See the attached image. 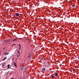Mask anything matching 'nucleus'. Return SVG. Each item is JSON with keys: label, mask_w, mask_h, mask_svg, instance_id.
Returning <instances> with one entry per match:
<instances>
[{"label": "nucleus", "mask_w": 79, "mask_h": 79, "mask_svg": "<svg viewBox=\"0 0 79 79\" xmlns=\"http://www.w3.org/2000/svg\"><path fill=\"white\" fill-rule=\"evenodd\" d=\"M9 52H4V55H8L9 54Z\"/></svg>", "instance_id": "obj_1"}, {"label": "nucleus", "mask_w": 79, "mask_h": 79, "mask_svg": "<svg viewBox=\"0 0 79 79\" xmlns=\"http://www.w3.org/2000/svg\"><path fill=\"white\" fill-rule=\"evenodd\" d=\"M45 68H44L43 69H41L42 71H45Z\"/></svg>", "instance_id": "obj_2"}, {"label": "nucleus", "mask_w": 79, "mask_h": 79, "mask_svg": "<svg viewBox=\"0 0 79 79\" xmlns=\"http://www.w3.org/2000/svg\"><path fill=\"white\" fill-rule=\"evenodd\" d=\"M14 65L15 66V67H17V65H16V63H15V62L14 63Z\"/></svg>", "instance_id": "obj_3"}, {"label": "nucleus", "mask_w": 79, "mask_h": 79, "mask_svg": "<svg viewBox=\"0 0 79 79\" xmlns=\"http://www.w3.org/2000/svg\"><path fill=\"white\" fill-rule=\"evenodd\" d=\"M16 16H19V14L18 13H16Z\"/></svg>", "instance_id": "obj_4"}, {"label": "nucleus", "mask_w": 79, "mask_h": 79, "mask_svg": "<svg viewBox=\"0 0 79 79\" xmlns=\"http://www.w3.org/2000/svg\"><path fill=\"white\" fill-rule=\"evenodd\" d=\"M54 75L55 76H58V73H55Z\"/></svg>", "instance_id": "obj_5"}, {"label": "nucleus", "mask_w": 79, "mask_h": 79, "mask_svg": "<svg viewBox=\"0 0 79 79\" xmlns=\"http://www.w3.org/2000/svg\"><path fill=\"white\" fill-rule=\"evenodd\" d=\"M42 59V60L43 61H45V59L43 57L41 58Z\"/></svg>", "instance_id": "obj_6"}, {"label": "nucleus", "mask_w": 79, "mask_h": 79, "mask_svg": "<svg viewBox=\"0 0 79 79\" xmlns=\"http://www.w3.org/2000/svg\"><path fill=\"white\" fill-rule=\"evenodd\" d=\"M21 70H22V71H23V70H24V67H21Z\"/></svg>", "instance_id": "obj_7"}, {"label": "nucleus", "mask_w": 79, "mask_h": 79, "mask_svg": "<svg viewBox=\"0 0 79 79\" xmlns=\"http://www.w3.org/2000/svg\"><path fill=\"white\" fill-rule=\"evenodd\" d=\"M6 58H7V57H6L4 58V59L3 61H5V60H6Z\"/></svg>", "instance_id": "obj_8"}, {"label": "nucleus", "mask_w": 79, "mask_h": 79, "mask_svg": "<svg viewBox=\"0 0 79 79\" xmlns=\"http://www.w3.org/2000/svg\"><path fill=\"white\" fill-rule=\"evenodd\" d=\"M51 76H52V78H54V76L53 75H52Z\"/></svg>", "instance_id": "obj_9"}, {"label": "nucleus", "mask_w": 79, "mask_h": 79, "mask_svg": "<svg viewBox=\"0 0 79 79\" xmlns=\"http://www.w3.org/2000/svg\"><path fill=\"white\" fill-rule=\"evenodd\" d=\"M17 52L19 54H21V53L20 52H19V50L17 51Z\"/></svg>", "instance_id": "obj_10"}, {"label": "nucleus", "mask_w": 79, "mask_h": 79, "mask_svg": "<svg viewBox=\"0 0 79 79\" xmlns=\"http://www.w3.org/2000/svg\"><path fill=\"white\" fill-rule=\"evenodd\" d=\"M10 40H6V41H5V42H8V41H10Z\"/></svg>", "instance_id": "obj_11"}, {"label": "nucleus", "mask_w": 79, "mask_h": 79, "mask_svg": "<svg viewBox=\"0 0 79 79\" xmlns=\"http://www.w3.org/2000/svg\"><path fill=\"white\" fill-rule=\"evenodd\" d=\"M75 6V5H73L72 6V7H73V8Z\"/></svg>", "instance_id": "obj_12"}, {"label": "nucleus", "mask_w": 79, "mask_h": 79, "mask_svg": "<svg viewBox=\"0 0 79 79\" xmlns=\"http://www.w3.org/2000/svg\"><path fill=\"white\" fill-rule=\"evenodd\" d=\"M17 40V39H15L14 40H13V41H15V40Z\"/></svg>", "instance_id": "obj_13"}, {"label": "nucleus", "mask_w": 79, "mask_h": 79, "mask_svg": "<svg viewBox=\"0 0 79 79\" xmlns=\"http://www.w3.org/2000/svg\"><path fill=\"white\" fill-rule=\"evenodd\" d=\"M10 64H8V65H7V66H8V67H10Z\"/></svg>", "instance_id": "obj_14"}, {"label": "nucleus", "mask_w": 79, "mask_h": 79, "mask_svg": "<svg viewBox=\"0 0 79 79\" xmlns=\"http://www.w3.org/2000/svg\"><path fill=\"white\" fill-rule=\"evenodd\" d=\"M73 72H74V71H75V69H73Z\"/></svg>", "instance_id": "obj_15"}, {"label": "nucleus", "mask_w": 79, "mask_h": 79, "mask_svg": "<svg viewBox=\"0 0 79 79\" xmlns=\"http://www.w3.org/2000/svg\"><path fill=\"white\" fill-rule=\"evenodd\" d=\"M19 47H21V45H20V44H19Z\"/></svg>", "instance_id": "obj_16"}, {"label": "nucleus", "mask_w": 79, "mask_h": 79, "mask_svg": "<svg viewBox=\"0 0 79 79\" xmlns=\"http://www.w3.org/2000/svg\"><path fill=\"white\" fill-rule=\"evenodd\" d=\"M19 55H19V56H18V55H16L17 57H18V56H19Z\"/></svg>", "instance_id": "obj_17"}, {"label": "nucleus", "mask_w": 79, "mask_h": 79, "mask_svg": "<svg viewBox=\"0 0 79 79\" xmlns=\"http://www.w3.org/2000/svg\"><path fill=\"white\" fill-rule=\"evenodd\" d=\"M21 47H20V48L19 49V50H21Z\"/></svg>", "instance_id": "obj_18"}, {"label": "nucleus", "mask_w": 79, "mask_h": 79, "mask_svg": "<svg viewBox=\"0 0 79 79\" xmlns=\"http://www.w3.org/2000/svg\"><path fill=\"white\" fill-rule=\"evenodd\" d=\"M5 48H3V50H5Z\"/></svg>", "instance_id": "obj_19"}, {"label": "nucleus", "mask_w": 79, "mask_h": 79, "mask_svg": "<svg viewBox=\"0 0 79 79\" xmlns=\"http://www.w3.org/2000/svg\"><path fill=\"white\" fill-rule=\"evenodd\" d=\"M6 11V9H5L4 10V11Z\"/></svg>", "instance_id": "obj_20"}, {"label": "nucleus", "mask_w": 79, "mask_h": 79, "mask_svg": "<svg viewBox=\"0 0 79 79\" xmlns=\"http://www.w3.org/2000/svg\"><path fill=\"white\" fill-rule=\"evenodd\" d=\"M13 74V73H11L10 74V75H11V74Z\"/></svg>", "instance_id": "obj_21"}, {"label": "nucleus", "mask_w": 79, "mask_h": 79, "mask_svg": "<svg viewBox=\"0 0 79 79\" xmlns=\"http://www.w3.org/2000/svg\"><path fill=\"white\" fill-rule=\"evenodd\" d=\"M14 79V77H13V78H11L10 79Z\"/></svg>", "instance_id": "obj_22"}, {"label": "nucleus", "mask_w": 79, "mask_h": 79, "mask_svg": "<svg viewBox=\"0 0 79 79\" xmlns=\"http://www.w3.org/2000/svg\"><path fill=\"white\" fill-rule=\"evenodd\" d=\"M8 69H10V67H8Z\"/></svg>", "instance_id": "obj_23"}, {"label": "nucleus", "mask_w": 79, "mask_h": 79, "mask_svg": "<svg viewBox=\"0 0 79 79\" xmlns=\"http://www.w3.org/2000/svg\"><path fill=\"white\" fill-rule=\"evenodd\" d=\"M26 34H27V35H28V34H27V32H26Z\"/></svg>", "instance_id": "obj_24"}, {"label": "nucleus", "mask_w": 79, "mask_h": 79, "mask_svg": "<svg viewBox=\"0 0 79 79\" xmlns=\"http://www.w3.org/2000/svg\"><path fill=\"white\" fill-rule=\"evenodd\" d=\"M16 45V44H14L13 45Z\"/></svg>", "instance_id": "obj_25"}, {"label": "nucleus", "mask_w": 79, "mask_h": 79, "mask_svg": "<svg viewBox=\"0 0 79 79\" xmlns=\"http://www.w3.org/2000/svg\"><path fill=\"white\" fill-rule=\"evenodd\" d=\"M13 55H13L12 56H13Z\"/></svg>", "instance_id": "obj_26"}, {"label": "nucleus", "mask_w": 79, "mask_h": 79, "mask_svg": "<svg viewBox=\"0 0 79 79\" xmlns=\"http://www.w3.org/2000/svg\"><path fill=\"white\" fill-rule=\"evenodd\" d=\"M5 66V65L4 64L3 65V66Z\"/></svg>", "instance_id": "obj_27"}]
</instances>
